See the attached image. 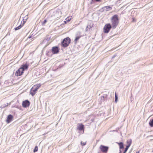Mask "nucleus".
<instances>
[{"mask_svg": "<svg viewBox=\"0 0 153 153\" xmlns=\"http://www.w3.org/2000/svg\"><path fill=\"white\" fill-rule=\"evenodd\" d=\"M112 27L113 29L116 28L119 23L117 15H114L111 18Z\"/></svg>", "mask_w": 153, "mask_h": 153, "instance_id": "1", "label": "nucleus"}, {"mask_svg": "<svg viewBox=\"0 0 153 153\" xmlns=\"http://www.w3.org/2000/svg\"><path fill=\"white\" fill-rule=\"evenodd\" d=\"M71 40L70 39L67 37L65 38L62 42V44L64 47H66L68 46L70 43Z\"/></svg>", "mask_w": 153, "mask_h": 153, "instance_id": "2", "label": "nucleus"}, {"mask_svg": "<svg viewBox=\"0 0 153 153\" xmlns=\"http://www.w3.org/2000/svg\"><path fill=\"white\" fill-rule=\"evenodd\" d=\"M61 16V11H56L53 12V15L51 16L52 18L54 19H56L58 18H59Z\"/></svg>", "mask_w": 153, "mask_h": 153, "instance_id": "3", "label": "nucleus"}, {"mask_svg": "<svg viewBox=\"0 0 153 153\" xmlns=\"http://www.w3.org/2000/svg\"><path fill=\"white\" fill-rule=\"evenodd\" d=\"M111 27L112 26L110 24H106L104 27V32L105 33H108Z\"/></svg>", "mask_w": 153, "mask_h": 153, "instance_id": "4", "label": "nucleus"}, {"mask_svg": "<svg viewBox=\"0 0 153 153\" xmlns=\"http://www.w3.org/2000/svg\"><path fill=\"white\" fill-rule=\"evenodd\" d=\"M108 147L107 146H105L102 145H101L100 147V150L104 153H106L108 149Z\"/></svg>", "mask_w": 153, "mask_h": 153, "instance_id": "5", "label": "nucleus"}, {"mask_svg": "<svg viewBox=\"0 0 153 153\" xmlns=\"http://www.w3.org/2000/svg\"><path fill=\"white\" fill-rule=\"evenodd\" d=\"M30 102L27 100L23 101L22 103V105L23 107L26 108L29 106L30 105Z\"/></svg>", "mask_w": 153, "mask_h": 153, "instance_id": "6", "label": "nucleus"}, {"mask_svg": "<svg viewBox=\"0 0 153 153\" xmlns=\"http://www.w3.org/2000/svg\"><path fill=\"white\" fill-rule=\"evenodd\" d=\"M51 51L53 54H56L59 52L58 48L57 46L53 47L51 49Z\"/></svg>", "mask_w": 153, "mask_h": 153, "instance_id": "7", "label": "nucleus"}, {"mask_svg": "<svg viewBox=\"0 0 153 153\" xmlns=\"http://www.w3.org/2000/svg\"><path fill=\"white\" fill-rule=\"evenodd\" d=\"M23 73V71L22 70V68H20L16 71L15 75L17 76H20Z\"/></svg>", "mask_w": 153, "mask_h": 153, "instance_id": "8", "label": "nucleus"}, {"mask_svg": "<svg viewBox=\"0 0 153 153\" xmlns=\"http://www.w3.org/2000/svg\"><path fill=\"white\" fill-rule=\"evenodd\" d=\"M35 86H33L30 90V94L32 96H34L36 93L37 90L35 88Z\"/></svg>", "mask_w": 153, "mask_h": 153, "instance_id": "9", "label": "nucleus"}, {"mask_svg": "<svg viewBox=\"0 0 153 153\" xmlns=\"http://www.w3.org/2000/svg\"><path fill=\"white\" fill-rule=\"evenodd\" d=\"M29 65L27 64L26 63L24 64H23L21 65L20 68H22V70L23 71L25 70H27L28 68Z\"/></svg>", "mask_w": 153, "mask_h": 153, "instance_id": "10", "label": "nucleus"}, {"mask_svg": "<svg viewBox=\"0 0 153 153\" xmlns=\"http://www.w3.org/2000/svg\"><path fill=\"white\" fill-rule=\"evenodd\" d=\"M13 116L11 114H9L7 116L6 122L7 123H9L12 120Z\"/></svg>", "mask_w": 153, "mask_h": 153, "instance_id": "11", "label": "nucleus"}, {"mask_svg": "<svg viewBox=\"0 0 153 153\" xmlns=\"http://www.w3.org/2000/svg\"><path fill=\"white\" fill-rule=\"evenodd\" d=\"M103 9V11H109L112 9V7H111L109 6H104L102 8Z\"/></svg>", "mask_w": 153, "mask_h": 153, "instance_id": "12", "label": "nucleus"}, {"mask_svg": "<svg viewBox=\"0 0 153 153\" xmlns=\"http://www.w3.org/2000/svg\"><path fill=\"white\" fill-rule=\"evenodd\" d=\"M77 129L80 131H81L84 129V125L82 124H80L78 126Z\"/></svg>", "mask_w": 153, "mask_h": 153, "instance_id": "13", "label": "nucleus"}, {"mask_svg": "<svg viewBox=\"0 0 153 153\" xmlns=\"http://www.w3.org/2000/svg\"><path fill=\"white\" fill-rule=\"evenodd\" d=\"M25 23L24 21V23L22 25H21V24L20 25H19L18 26L15 28L14 29L15 30H18L19 29H20L23 25Z\"/></svg>", "mask_w": 153, "mask_h": 153, "instance_id": "14", "label": "nucleus"}, {"mask_svg": "<svg viewBox=\"0 0 153 153\" xmlns=\"http://www.w3.org/2000/svg\"><path fill=\"white\" fill-rule=\"evenodd\" d=\"M132 143V140L131 139H129L127 141V146H129V147L131 146Z\"/></svg>", "mask_w": 153, "mask_h": 153, "instance_id": "15", "label": "nucleus"}, {"mask_svg": "<svg viewBox=\"0 0 153 153\" xmlns=\"http://www.w3.org/2000/svg\"><path fill=\"white\" fill-rule=\"evenodd\" d=\"M118 144L119 146L120 149H121L124 148L123 144L122 142H120L118 143Z\"/></svg>", "mask_w": 153, "mask_h": 153, "instance_id": "16", "label": "nucleus"}, {"mask_svg": "<svg viewBox=\"0 0 153 153\" xmlns=\"http://www.w3.org/2000/svg\"><path fill=\"white\" fill-rule=\"evenodd\" d=\"M41 84H37L36 85H34L33 86H35L36 89L37 90L41 86Z\"/></svg>", "mask_w": 153, "mask_h": 153, "instance_id": "17", "label": "nucleus"}, {"mask_svg": "<svg viewBox=\"0 0 153 153\" xmlns=\"http://www.w3.org/2000/svg\"><path fill=\"white\" fill-rule=\"evenodd\" d=\"M76 37L74 39V41L75 43H76L77 41L82 36H76Z\"/></svg>", "mask_w": 153, "mask_h": 153, "instance_id": "18", "label": "nucleus"}, {"mask_svg": "<svg viewBox=\"0 0 153 153\" xmlns=\"http://www.w3.org/2000/svg\"><path fill=\"white\" fill-rule=\"evenodd\" d=\"M71 19V18L70 17H68L67 18L65 19V21H64L65 23H67Z\"/></svg>", "mask_w": 153, "mask_h": 153, "instance_id": "19", "label": "nucleus"}, {"mask_svg": "<svg viewBox=\"0 0 153 153\" xmlns=\"http://www.w3.org/2000/svg\"><path fill=\"white\" fill-rule=\"evenodd\" d=\"M149 124L150 126L151 127H153V119H152L150 121L149 123Z\"/></svg>", "mask_w": 153, "mask_h": 153, "instance_id": "20", "label": "nucleus"}, {"mask_svg": "<svg viewBox=\"0 0 153 153\" xmlns=\"http://www.w3.org/2000/svg\"><path fill=\"white\" fill-rule=\"evenodd\" d=\"M107 95L106 94H104L102 96V100H104L106 98Z\"/></svg>", "mask_w": 153, "mask_h": 153, "instance_id": "21", "label": "nucleus"}, {"mask_svg": "<svg viewBox=\"0 0 153 153\" xmlns=\"http://www.w3.org/2000/svg\"><path fill=\"white\" fill-rule=\"evenodd\" d=\"M76 36H82L81 32L79 31H77L76 34Z\"/></svg>", "mask_w": 153, "mask_h": 153, "instance_id": "22", "label": "nucleus"}, {"mask_svg": "<svg viewBox=\"0 0 153 153\" xmlns=\"http://www.w3.org/2000/svg\"><path fill=\"white\" fill-rule=\"evenodd\" d=\"M118 99V97H117V95L116 93L115 94V102H117Z\"/></svg>", "mask_w": 153, "mask_h": 153, "instance_id": "23", "label": "nucleus"}, {"mask_svg": "<svg viewBox=\"0 0 153 153\" xmlns=\"http://www.w3.org/2000/svg\"><path fill=\"white\" fill-rule=\"evenodd\" d=\"M38 147L37 146H36L35 147V148H34L33 149V152H37L38 151Z\"/></svg>", "mask_w": 153, "mask_h": 153, "instance_id": "24", "label": "nucleus"}, {"mask_svg": "<svg viewBox=\"0 0 153 153\" xmlns=\"http://www.w3.org/2000/svg\"><path fill=\"white\" fill-rule=\"evenodd\" d=\"M102 100V97L101 96L100 97L99 99V100L101 102H102L104 101V100Z\"/></svg>", "mask_w": 153, "mask_h": 153, "instance_id": "25", "label": "nucleus"}, {"mask_svg": "<svg viewBox=\"0 0 153 153\" xmlns=\"http://www.w3.org/2000/svg\"><path fill=\"white\" fill-rule=\"evenodd\" d=\"M86 143V142L83 143V142L82 141L81 142V144L83 146H85V145Z\"/></svg>", "mask_w": 153, "mask_h": 153, "instance_id": "26", "label": "nucleus"}, {"mask_svg": "<svg viewBox=\"0 0 153 153\" xmlns=\"http://www.w3.org/2000/svg\"><path fill=\"white\" fill-rule=\"evenodd\" d=\"M47 22V20L46 19H45L42 22V25H43L45 24Z\"/></svg>", "mask_w": 153, "mask_h": 153, "instance_id": "27", "label": "nucleus"}, {"mask_svg": "<svg viewBox=\"0 0 153 153\" xmlns=\"http://www.w3.org/2000/svg\"><path fill=\"white\" fill-rule=\"evenodd\" d=\"M129 148V146H126V148L125 149V150L127 151L128 150V148Z\"/></svg>", "mask_w": 153, "mask_h": 153, "instance_id": "28", "label": "nucleus"}, {"mask_svg": "<svg viewBox=\"0 0 153 153\" xmlns=\"http://www.w3.org/2000/svg\"><path fill=\"white\" fill-rule=\"evenodd\" d=\"M86 31H87L88 30V29H90V28L89 27V26H87L86 27Z\"/></svg>", "mask_w": 153, "mask_h": 153, "instance_id": "29", "label": "nucleus"}, {"mask_svg": "<svg viewBox=\"0 0 153 153\" xmlns=\"http://www.w3.org/2000/svg\"><path fill=\"white\" fill-rule=\"evenodd\" d=\"M93 24H92V25H88V26H89V27L90 28V29L91 28V27H93Z\"/></svg>", "mask_w": 153, "mask_h": 153, "instance_id": "30", "label": "nucleus"}, {"mask_svg": "<svg viewBox=\"0 0 153 153\" xmlns=\"http://www.w3.org/2000/svg\"><path fill=\"white\" fill-rule=\"evenodd\" d=\"M101 0H92V1H95L97 2H99Z\"/></svg>", "mask_w": 153, "mask_h": 153, "instance_id": "31", "label": "nucleus"}, {"mask_svg": "<svg viewBox=\"0 0 153 153\" xmlns=\"http://www.w3.org/2000/svg\"><path fill=\"white\" fill-rule=\"evenodd\" d=\"M127 150L125 149V150L124 151L123 153H126V152H127Z\"/></svg>", "mask_w": 153, "mask_h": 153, "instance_id": "32", "label": "nucleus"}, {"mask_svg": "<svg viewBox=\"0 0 153 153\" xmlns=\"http://www.w3.org/2000/svg\"><path fill=\"white\" fill-rule=\"evenodd\" d=\"M127 150L125 149V150L124 151L123 153H126V152H127Z\"/></svg>", "mask_w": 153, "mask_h": 153, "instance_id": "33", "label": "nucleus"}, {"mask_svg": "<svg viewBox=\"0 0 153 153\" xmlns=\"http://www.w3.org/2000/svg\"><path fill=\"white\" fill-rule=\"evenodd\" d=\"M127 150L125 149V150L124 151L123 153H126V152H127Z\"/></svg>", "mask_w": 153, "mask_h": 153, "instance_id": "34", "label": "nucleus"}, {"mask_svg": "<svg viewBox=\"0 0 153 153\" xmlns=\"http://www.w3.org/2000/svg\"><path fill=\"white\" fill-rule=\"evenodd\" d=\"M5 106H6V105H5V106H1V108H3Z\"/></svg>", "mask_w": 153, "mask_h": 153, "instance_id": "35", "label": "nucleus"}, {"mask_svg": "<svg viewBox=\"0 0 153 153\" xmlns=\"http://www.w3.org/2000/svg\"><path fill=\"white\" fill-rule=\"evenodd\" d=\"M119 153H122V151L121 150V149L120 150Z\"/></svg>", "mask_w": 153, "mask_h": 153, "instance_id": "36", "label": "nucleus"}, {"mask_svg": "<svg viewBox=\"0 0 153 153\" xmlns=\"http://www.w3.org/2000/svg\"><path fill=\"white\" fill-rule=\"evenodd\" d=\"M31 37V36H30L29 37H28V38H30Z\"/></svg>", "mask_w": 153, "mask_h": 153, "instance_id": "37", "label": "nucleus"}, {"mask_svg": "<svg viewBox=\"0 0 153 153\" xmlns=\"http://www.w3.org/2000/svg\"><path fill=\"white\" fill-rule=\"evenodd\" d=\"M115 56V55H114V56L112 57L113 58Z\"/></svg>", "mask_w": 153, "mask_h": 153, "instance_id": "38", "label": "nucleus"}, {"mask_svg": "<svg viewBox=\"0 0 153 153\" xmlns=\"http://www.w3.org/2000/svg\"><path fill=\"white\" fill-rule=\"evenodd\" d=\"M45 41V39H44V40H43V42H44V41Z\"/></svg>", "mask_w": 153, "mask_h": 153, "instance_id": "39", "label": "nucleus"}, {"mask_svg": "<svg viewBox=\"0 0 153 153\" xmlns=\"http://www.w3.org/2000/svg\"><path fill=\"white\" fill-rule=\"evenodd\" d=\"M136 153H139V152H137Z\"/></svg>", "mask_w": 153, "mask_h": 153, "instance_id": "40", "label": "nucleus"}, {"mask_svg": "<svg viewBox=\"0 0 153 153\" xmlns=\"http://www.w3.org/2000/svg\"><path fill=\"white\" fill-rule=\"evenodd\" d=\"M152 152H153V151H152Z\"/></svg>", "mask_w": 153, "mask_h": 153, "instance_id": "41", "label": "nucleus"}]
</instances>
